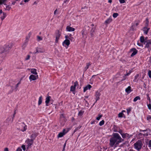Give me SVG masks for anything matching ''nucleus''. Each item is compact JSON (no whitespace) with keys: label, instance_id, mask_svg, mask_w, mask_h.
<instances>
[{"label":"nucleus","instance_id":"nucleus-35","mask_svg":"<svg viewBox=\"0 0 151 151\" xmlns=\"http://www.w3.org/2000/svg\"><path fill=\"white\" fill-rule=\"evenodd\" d=\"M131 110V108H129L127 109V112L128 114H129V113L130 112Z\"/></svg>","mask_w":151,"mask_h":151},{"label":"nucleus","instance_id":"nucleus-51","mask_svg":"<svg viewBox=\"0 0 151 151\" xmlns=\"http://www.w3.org/2000/svg\"><path fill=\"white\" fill-rule=\"evenodd\" d=\"M16 114V110H15L14 111V113L13 115V117L12 118V121H13L14 119V117H15V115Z\"/></svg>","mask_w":151,"mask_h":151},{"label":"nucleus","instance_id":"nucleus-1","mask_svg":"<svg viewBox=\"0 0 151 151\" xmlns=\"http://www.w3.org/2000/svg\"><path fill=\"white\" fill-rule=\"evenodd\" d=\"M124 140L118 133H114L112 134V137L110 139L109 145L111 147H112L114 145L115 147H116L120 143Z\"/></svg>","mask_w":151,"mask_h":151},{"label":"nucleus","instance_id":"nucleus-58","mask_svg":"<svg viewBox=\"0 0 151 151\" xmlns=\"http://www.w3.org/2000/svg\"><path fill=\"white\" fill-rule=\"evenodd\" d=\"M91 37H93L94 36V32H91Z\"/></svg>","mask_w":151,"mask_h":151},{"label":"nucleus","instance_id":"nucleus-2","mask_svg":"<svg viewBox=\"0 0 151 151\" xmlns=\"http://www.w3.org/2000/svg\"><path fill=\"white\" fill-rule=\"evenodd\" d=\"M142 145V143L140 140L137 141L134 145V147L138 151L141 149Z\"/></svg>","mask_w":151,"mask_h":151},{"label":"nucleus","instance_id":"nucleus-27","mask_svg":"<svg viewBox=\"0 0 151 151\" xmlns=\"http://www.w3.org/2000/svg\"><path fill=\"white\" fill-rule=\"evenodd\" d=\"M65 134V133H63V132H61L59 133L58 137H63Z\"/></svg>","mask_w":151,"mask_h":151},{"label":"nucleus","instance_id":"nucleus-24","mask_svg":"<svg viewBox=\"0 0 151 151\" xmlns=\"http://www.w3.org/2000/svg\"><path fill=\"white\" fill-rule=\"evenodd\" d=\"M139 76V74H137L135 76L134 79L133 80V81L134 82H137L138 81V80H137V78Z\"/></svg>","mask_w":151,"mask_h":151},{"label":"nucleus","instance_id":"nucleus-56","mask_svg":"<svg viewBox=\"0 0 151 151\" xmlns=\"http://www.w3.org/2000/svg\"><path fill=\"white\" fill-rule=\"evenodd\" d=\"M126 137H128V138H130L129 135L128 133H126Z\"/></svg>","mask_w":151,"mask_h":151},{"label":"nucleus","instance_id":"nucleus-33","mask_svg":"<svg viewBox=\"0 0 151 151\" xmlns=\"http://www.w3.org/2000/svg\"><path fill=\"white\" fill-rule=\"evenodd\" d=\"M104 120H102L99 123V124L100 126H102L104 124Z\"/></svg>","mask_w":151,"mask_h":151},{"label":"nucleus","instance_id":"nucleus-60","mask_svg":"<svg viewBox=\"0 0 151 151\" xmlns=\"http://www.w3.org/2000/svg\"><path fill=\"white\" fill-rule=\"evenodd\" d=\"M133 70V69H132L131 70H130L129 71L128 73H129L130 74L132 72Z\"/></svg>","mask_w":151,"mask_h":151},{"label":"nucleus","instance_id":"nucleus-9","mask_svg":"<svg viewBox=\"0 0 151 151\" xmlns=\"http://www.w3.org/2000/svg\"><path fill=\"white\" fill-rule=\"evenodd\" d=\"M32 132L33 133L30 136V138L31 139L34 140L36 137L38 135L39 133L37 132Z\"/></svg>","mask_w":151,"mask_h":151},{"label":"nucleus","instance_id":"nucleus-18","mask_svg":"<svg viewBox=\"0 0 151 151\" xmlns=\"http://www.w3.org/2000/svg\"><path fill=\"white\" fill-rule=\"evenodd\" d=\"M125 91L128 94L130 93L132 91L131 87L129 86L125 89Z\"/></svg>","mask_w":151,"mask_h":151},{"label":"nucleus","instance_id":"nucleus-53","mask_svg":"<svg viewBox=\"0 0 151 151\" xmlns=\"http://www.w3.org/2000/svg\"><path fill=\"white\" fill-rule=\"evenodd\" d=\"M126 78H127V77L125 76H123V78H122V79L121 80V81H122L124 80H126Z\"/></svg>","mask_w":151,"mask_h":151},{"label":"nucleus","instance_id":"nucleus-26","mask_svg":"<svg viewBox=\"0 0 151 151\" xmlns=\"http://www.w3.org/2000/svg\"><path fill=\"white\" fill-rule=\"evenodd\" d=\"M42 96H40V97H39L38 102V105H40L41 104L42 101Z\"/></svg>","mask_w":151,"mask_h":151},{"label":"nucleus","instance_id":"nucleus-43","mask_svg":"<svg viewBox=\"0 0 151 151\" xmlns=\"http://www.w3.org/2000/svg\"><path fill=\"white\" fill-rule=\"evenodd\" d=\"M96 28L95 27H92L91 31V32H94Z\"/></svg>","mask_w":151,"mask_h":151},{"label":"nucleus","instance_id":"nucleus-22","mask_svg":"<svg viewBox=\"0 0 151 151\" xmlns=\"http://www.w3.org/2000/svg\"><path fill=\"white\" fill-rule=\"evenodd\" d=\"M36 69L35 68H32L31 69V73L36 75L37 74V73L36 72Z\"/></svg>","mask_w":151,"mask_h":151},{"label":"nucleus","instance_id":"nucleus-5","mask_svg":"<svg viewBox=\"0 0 151 151\" xmlns=\"http://www.w3.org/2000/svg\"><path fill=\"white\" fill-rule=\"evenodd\" d=\"M19 130L22 132H24L27 129V125H25L24 122H22L19 124Z\"/></svg>","mask_w":151,"mask_h":151},{"label":"nucleus","instance_id":"nucleus-11","mask_svg":"<svg viewBox=\"0 0 151 151\" xmlns=\"http://www.w3.org/2000/svg\"><path fill=\"white\" fill-rule=\"evenodd\" d=\"M38 78V75L37 76H35L33 75H31L29 77V79L30 81H35Z\"/></svg>","mask_w":151,"mask_h":151},{"label":"nucleus","instance_id":"nucleus-19","mask_svg":"<svg viewBox=\"0 0 151 151\" xmlns=\"http://www.w3.org/2000/svg\"><path fill=\"white\" fill-rule=\"evenodd\" d=\"M112 21V19L111 17L108 18L105 22V23L106 24H109Z\"/></svg>","mask_w":151,"mask_h":151},{"label":"nucleus","instance_id":"nucleus-30","mask_svg":"<svg viewBox=\"0 0 151 151\" xmlns=\"http://www.w3.org/2000/svg\"><path fill=\"white\" fill-rule=\"evenodd\" d=\"M140 97L139 96H137L133 100V101L134 102L138 100H140Z\"/></svg>","mask_w":151,"mask_h":151},{"label":"nucleus","instance_id":"nucleus-23","mask_svg":"<svg viewBox=\"0 0 151 151\" xmlns=\"http://www.w3.org/2000/svg\"><path fill=\"white\" fill-rule=\"evenodd\" d=\"M118 116L120 118L124 117V118H125L126 117L124 115V114L122 112L119 113L118 114Z\"/></svg>","mask_w":151,"mask_h":151},{"label":"nucleus","instance_id":"nucleus-20","mask_svg":"<svg viewBox=\"0 0 151 151\" xmlns=\"http://www.w3.org/2000/svg\"><path fill=\"white\" fill-rule=\"evenodd\" d=\"M50 96H48L46 98V101H45V103L46 106H48V103H49L50 100Z\"/></svg>","mask_w":151,"mask_h":151},{"label":"nucleus","instance_id":"nucleus-4","mask_svg":"<svg viewBox=\"0 0 151 151\" xmlns=\"http://www.w3.org/2000/svg\"><path fill=\"white\" fill-rule=\"evenodd\" d=\"M11 48L8 45H6L5 47H0V53L2 54L5 52H7Z\"/></svg>","mask_w":151,"mask_h":151},{"label":"nucleus","instance_id":"nucleus-25","mask_svg":"<svg viewBox=\"0 0 151 151\" xmlns=\"http://www.w3.org/2000/svg\"><path fill=\"white\" fill-rule=\"evenodd\" d=\"M6 14L5 12H3V15L1 17V19L2 21L6 17Z\"/></svg>","mask_w":151,"mask_h":151},{"label":"nucleus","instance_id":"nucleus-62","mask_svg":"<svg viewBox=\"0 0 151 151\" xmlns=\"http://www.w3.org/2000/svg\"><path fill=\"white\" fill-rule=\"evenodd\" d=\"M4 151H9L8 149L7 148H5Z\"/></svg>","mask_w":151,"mask_h":151},{"label":"nucleus","instance_id":"nucleus-32","mask_svg":"<svg viewBox=\"0 0 151 151\" xmlns=\"http://www.w3.org/2000/svg\"><path fill=\"white\" fill-rule=\"evenodd\" d=\"M69 131L68 128L67 129H63L62 132H63V133H65V134H66Z\"/></svg>","mask_w":151,"mask_h":151},{"label":"nucleus","instance_id":"nucleus-31","mask_svg":"<svg viewBox=\"0 0 151 151\" xmlns=\"http://www.w3.org/2000/svg\"><path fill=\"white\" fill-rule=\"evenodd\" d=\"M76 87L73 86H72L70 87V91H75Z\"/></svg>","mask_w":151,"mask_h":151},{"label":"nucleus","instance_id":"nucleus-38","mask_svg":"<svg viewBox=\"0 0 151 151\" xmlns=\"http://www.w3.org/2000/svg\"><path fill=\"white\" fill-rule=\"evenodd\" d=\"M102 116V115H99V116L97 117L96 118V119L97 120H100V119Z\"/></svg>","mask_w":151,"mask_h":151},{"label":"nucleus","instance_id":"nucleus-6","mask_svg":"<svg viewBox=\"0 0 151 151\" xmlns=\"http://www.w3.org/2000/svg\"><path fill=\"white\" fill-rule=\"evenodd\" d=\"M101 95V94L98 91H96L95 96L96 98L95 99L96 100L93 105H94L96 103L97 101L99 100L100 99V96Z\"/></svg>","mask_w":151,"mask_h":151},{"label":"nucleus","instance_id":"nucleus-14","mask_svg":"<svg viewBox=\"0 0 151 151\" xmlns=\"http://www.w3.org/2000/svg\"><path fill=\"white\" fill-rule=\"evenodd\" d=\"M36 52H35L34 54H36L38 53H43L44 52V50L41 48H38L37 47L36 48Z\"/></svg>","mask_w":151,"mask_h":151},{"label":"nucleus","instance_id":"nucleus-64","mask_svg":"<svg viewBox=\"0 0 151 151\" xmlns=\"http://www.w3.org/2000/svg\"><path fill=\"white\" fill-rule=\"evenodd\" d=\"M149 61L150 63H151V57H150Z\"/></svg>","mask_w":151,"mask_h":151},{"label":"nucleus","instance_id":"nucleus-39","mask_svg":"<svg viewBox=\"0 0 151 151\" xmlns=\"http://www.w3.org/2000/svg\"><path fill=\"white\" fill-rule=\"evenodd\" d=\"M37 39L38 40V41H40V40H42V38L40 36H37Z\"/></svg>","mask_w":151,"mask_h":151},{"label":"nucleus","instance_id":"nucleus-50","mask_svg":"<svg viewBox=\"0 0 151 151\" xmlns=\"http://www.w3.org/2000/svg\"><path fill=\"white\" fill-rule=\"evenodd\" d=\"M65 37L66 38V40L69 39L70 40H71V38H69V37L67 35H66Z\"/></svg>","mask_w":151,"mask_h":151},{"label":"nucleus","instance_id":"nucleus-46","mask_svg":"<svg viewBox=\"0 0 151 151\" xmlns=\"http://www.w3.org/2000/svg\"><path fill=\"white\" fill-rule=\"evenodd\" d=\"M118 132L121 135L123 133L122 130L121 129H119Z\"/></svg>","mask_w":151,"mask_h":151},{"label":"nucleus","instance_id":"nucleus-59","mask_svg":"<svg viewBox=\"0 0 151 151\" xmlns=\"http://www.w3.org/2000/svg\"><path fill=\"white\" fill-rule=\"evenodd\" d=\"M146 22H147V23H149L148 19L147 18H146Z\"/></svg>","mask_w":151,"mask_h":151},{"label":"nucleus","instance_id":"nucleus-40","mask_svg":"<svg viewBox=\"0 0 151 151\" xmlns=\"http://www.w3.org/2000/svg\"><path fill=\"white\" fill-rule=\"evenodd\" d=\"M147 120L148 121H150L151 120V116L150 115H148L147 117Z\"/></svg>","mask_w":151,"mask_h":151},{"label":"nucleus","instance_id":"nucleus-7","mask_svg":"<svg viewBox=\"0 0 151 151\" xmlns=\"http://www.w3.org/2000/svg\"><path fill=\"white\" fill-rule=\"evenodd\" d=\"M33 141L34 140L32 139H30L28 138L26 140L25 142L27 144V146L28 147V148L33 144Z\"/></svg>","mask_w":151,"mask_h":151},{"label":"nucleus","instance_id":"nucleus-15","mask_svg":"<svg viewBox=\"0 0 151 151\" xmlns=\"http://www.w3.org/2000/svg\"><path fill=\"white\" fill-rule=\"evenodd\" d=\"M143 31L144 32V33L145 34L147 35L150 28H147V27H143Z\"/></svg>","mask_w":151,"mask_h":151},{"label":"nucleus","instance_id":"nucleus-52","mask_svg":"<svg viewBox=\"0 0 151 151\" xmlns=\"http://www.w3.org/2000/svg\"><path fill=\"white\" fill-rule=\"evenodd\" d=\"M16 151H22V149L20 147H19L17 149Z\"/></svg>","mask_w":151,"mask_h":151},{"label":"nucleus","instance_id":"nucleus-63","mask_svg":"<svg viewBox=\"0 0 151 151\" xmlns=\"http://www.w3.org/2000/svg\"><path fill=\"white\" fill-rule=\"evenodd\" d=\"M57 9H56L54 12V14L55 15L56 14V12H57Z\"/></svg>","mask_w":151,"mask_h":151},{"label":"nucleus","instance_id":"nucleus-10","mask_svg":"<svg viewBox=\"0 0 151 151\" xmlns=\"http://www.w3.org/2000/svg\"><path fill=\"white\" fill-rule=\"evenodd\" d=\"M130 51L133 52L131 55V56L132 57H133L136 55L138 52V51L135 48H132L130 50Z\"/></svg>","mask_w":151,"mask_h":151},{"label":"nucleus","instance_id":"nucleus-61","mask_svg":"<svg viewBox=\"0 0 151 151\" xmlns=\"http://www.w3.org/2000/svg\"><path fill=\"white\" fill-rule=\"evenodd\" d=\"M60 117L61 118H62V117H64L65 116H64V114H61V116H60Z\"/></svg>","mask_w":151,"mask_h":151},{"label":"nucleus","instance_id":"nucleus-29","mask_svg":"<svg viewBox=\"0 0 151 151\" xmlns=\"http://www.w3.org/2000/svg\"><path fill=\"white\" fill-rule=\"evenodd\" d=\"M84 112V111L81 110L80 111H79V112L78 113V115L79 116H82L83 115V114Z\"/></svg>","mask_w":151,"mask_h":151},{"label":"nucleus","instance_id":"nucleus-57","mask_svg":"<svg viewBox=\"0 0 151 151\" xmlns=\"http://www.w3.org/2000/svg\"><path fill=\"white\" fill-rule=\"evenodd\" d=\"M137 45L139 46H143V45L142 44H141V43H137Z\"/></svg>","mask_w":151,"mask_h":151},{"label":"nucleus","instance_id":"nucleus-55","mask_svg":"<svg viewBox=\"0 0 151 151\" xmlns=\"http://www.w3.org/2000/svg\"><path fill=\"white\" fill-rule=\"evenodd\" d=\"M147 106L148 109L150 110L151 109V105L150 104L148 105Z\"/></svg>","mask_w":151,"mask_h":151},{"label":"nucleus","instance_id":"nucleus-28","mask_svg":"<svg viewBox=\"0 0 151 151\" xmlns=\"http://www.w3.org/2000/svg\"><path fill=\"white\" fill-rule=\"evenodd\" d=\"M91 65V64L90 63H86V66L84 68L85 71H86L88 69V68L89 66L90 65Z\"/></svg>","mask_w":151,"mask_h":151},{"label":"nucleus","instance_id":"nucleus-48","mask_svg":"<svg viewBox=\"0 0 151 151\" xmlns=\"http://www.w3.org/2000/svg\"><path fill=\"white\" fill-rule=\"evenodd\" d=\"M148 147H149L151 148V139L149 141Z\"/></svg>","mask_w":151,"mask_h":151},{"label":"nucleus","instance_id":"nucleus-3","mask_svg":"<svg viewBox=\"0 0 151 151\" xmlns=\"http://www.w3.org/2000/svg\"><path fill=\"white\" fill-rule=\"evenodd\" d=\"M145 42V48H148V51H150L151 50V39L147 40Z\"/></svg>","mask_w":151,"mask_h":151},{"label":"nucleus","instance_id":"nucleus-49","mask_svg":"<svg viewBox=\"0 0 151 151\" xmlns=\"http://www.w3.org/2000/svg\"><path fill=\"white\" fill-rule=\"evenodd\" d=\"M30 55H27V58H25V60H29L30 58Z\"/></svg>","mask_w":151,"mask_h":151},{"label":"nucleus","instance_id":"nucleus-17","mask_svg":"<svg viewBox=\"0 0 151 151\" xmlns=\"http://www.w3.org/2000/svg\"><path fill=\"white\" fill-rule=\"evenodd\" d=\"M92 88V86L90 84H88L85 87L83 88V92H85L88 89L90 90V89Z\"/></svg>","mask_w":151,"mask_h":151},{"label":"nucleus","instance_id":"nucleus-44","mask_svg":"<svg viewBox=\"0 0 151 151\" xmlns=\"http://www.w3.org/2000/svg\"><path fill=\"white\" fill-rule=\"evenodd\" d=\"M78 85V83L77 81H76L74 82V85L73 86L75 87Z\"/></svg>","mask_w":151,"mask_h":151},{"label":"nucleus","instance_id":"nucleus-8","mask_svg":"<svg viewBox=\"0 0 151 151\" xmlns=\"http://www.w3.org/2000/svg\"><path fill=\"white\" fill-rule=\"evenodd\" d=\"M32 33L31 32H29L28 34V35L26 36V40L25 41L24 43L23 44V46L25 45V46H26V45L27 44V42L29 40L30 37V36L31 35Z\"/></svg>","mask_w":151,"mask_h":151},{"label":"nucleus","instance_id":"nucleus-42","mask_svg":"<svg viewBox=\"0 0 151 151\" xmlns=\"http://www.w3.org/2000/svg\"><path fill=\"white\" fill-rule=\"evenodd\" d=\"M148 75L149 77L150 78H151V70H149L148 72Z\"/></svg>","mask_w":151,"mask_h":151},{"label":"nucleus","instance_id":"nucleus-12","mask_svg":"<svg viewBox=\"0 0 151 151\" xmlns=\"http://www.w3.org/2000/svg\"><path fill=\"white\" fill-rule=\"evenodd\" d=\"M61 35L60 34L59 31H58L56 35V39L55 40V43H57L58 42V40L60 39V37Z\"/></svg>","mask_w":151,"mask_h":151},{"label":"nucleus","instance_id":"nucleus-54","mask_svg":"<svg viewBox=\"0 0 151 151\" xmlns=\"http://www.w3.org/2000/svg\"><path fill=\"white\" fill-rule=\"evenodd\" d=\"M81 33H82V35L83 37L84 36V35H85L84 31L83 30L82 31Z\"/></svg>","mask_w":151,"mask_h":151},{"label":"nucleus","instance_id":"nucleus-21","mask_svg":"<svg viewBox=\"0 0 151 151\" xmlns=\"http://www.w3.org/2000/svg\"><path fill=\"white\" fill-rule=\"evenodd\" d=\"M140 40L141 43H144L145 44V42L146 40H145V37L143 36H141L140 38Z\"/></svg>","mask_w":151,"mask_h":151},{"label":"nucleus","instance_id":"nucleus-41","mask_svg":"<svg viewBox=\"0 0 151 151\" xmlns=\"http://www.w3.org/2000/svg\"><path fill=\"white\" fill-rule=\"evenodd\" d=\"M122 137L124 139L126 138V133H123L121 135Z\"/></svg>","mask_w":151,"mask_h":151},{"label":"nucleus","instance_id":"nucleus-34","mask_svg":"<svg viewBox=\"0 0 151 151\" xmlns=\"http://www.w3.org/2000/svg\"><path fill=\"white\" fill-rule=\"evenodd\" d=\"M118 15L119 14L117 13H114L113 14V17L114 18H116L118 16Z\"/></svg>","mask_w":151,"mask_h":151},{"label":"nucleus","instance_id":"nucleus-13","mask_svg":"<svg viewBox=\"0 0 151 151\" xmlns=\"http://www.w3.org/2000/svg\"><path fill=\"white\" fill-rule=\"evenodd\" d=\"M66 29L67 31L73 32L74 31L75 29L74 28L71 27L69 26H68L66 27Z\"/></svg>","mask_w":151,"mask_h":151},{"label":"nucleus","instance_id":"nucleus-16","mask_svg":"<svg viewBox=\"0 0 151 151\" xmlns=\"http://www.w3.org/2000/svg\"><path fill=\"white\" fill-rule=\"evenodd\" d=\"M70 44V40L68 39L65 40L63 42V45H64V44H65L67 46H68Z\"/></svg>","mask_w":151,"mask_h":151},{"label":"nucleus","instance_id":"nucleus-45","mask_svg":"<svg viewBox=\"0 0 151 151\" xmlns=\"http://www.w3.org/2000/svg\"><path fill=\"white\" fill-rule=\"evenodd\" d=\"M21 147L23 149L24 151H25L26 150L25 146L24 145H22V146Z\"/></svg>","mask_w":151,"mask_h":151},{"label":"nucleus","instance_id":"nucleus-36","mask_svg":"<svg viewBox=\"0 0 151 151\" xmlns=\"http://www.w3.org/2000/svg\"><path fill=\"white\" fill-rule=\"evenodd\" d=\"M81 127V126H80V127H76L74 131V132L75 133L77 131H78L79 129Z\"/></svg>","mask_w":151,"mask_h":151},{"label":"nucleus","instance_id":"nucleus-37","mask_svg":"<svg viewBox=\"0 0 151 151\" xmlns=\"http://www.w3.org/2000/svg\"><path fill=\"white\" fill-rule=\"evenodd\" d=\"M21 83V81H20L16 85L15 88L16 89V91L17 90V88L18 87L19 85Z\"/></svg>","mask_w":151,"mask_h":151},{"label":"nucleus","instance_id":"nucleus-47","mask_svg":"<svg viewBox=\"0 0 151 151\" xmlns=\"http://www.w3.org/2000/svg\"><path fill=\"white\" fill-rule=\"evenodd\" d=\"M120 3L121 4H123L125 2V1L124 0H119Z\"/></svg>","mask_w":151,"mask_h":151}]
</instances>
